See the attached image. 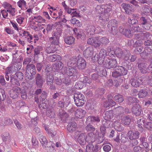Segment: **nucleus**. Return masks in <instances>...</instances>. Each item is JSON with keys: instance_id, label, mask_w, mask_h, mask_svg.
I'll return each mask as SVG.
<instances>
[{"instance_id": "nucleus-1", "label": "nucleus", "mask_w": 152, "mask_h": 152, "mask_svg": "<svg viewBox=\"0 0 152 152\" xmlns=\"http://www.w3.org/2000/svg\"><path fill=\"white\" fill-rule=\"evenodd\" d=\"M25 69L26 72L25 75L27 78L30 80L33 79L36 73V69L35 65L32 63L26 66Z\"/></svg>"}, {"instance_id": "nucleus-2", "label": "nucleus", "mask_w": 152, "mask_h": 152, "mask_svg": "<svg viewBox=\"0 0 152 152\" xmlns=\"http://www.w3.org/2000/svg\"><path fill=\"white\" fill-rule=\"evenodd\" d=\"M74 99L76 105L78 107L83 106L85 103L84 95L79 92L76 93L74 95Z\"/></svg>"}, {"instance_id": "nucleus-3", "label": "nucleus", "mask_w": 152, "mask_h": 152, "mask_svg": "<svg viewBox=\"0 0 152 152\" xmlns=\"http://www.w3.org/2000/svg\"><path fill=\"white\" fill-rule=\"evenodd\" d=\"M128 73L127 70L122 66H118L115 71L112 72V76L115 78L126 75Z\"/></svg>"}, {"instance_id": "nucleus-4", "label": "nucleus", "mask_w": 152, "mask_h": 152, "mask_svg": "<svg viewBox=\"0 0 152 152\" xmlns=\"http://www.w3.org/2000/svg\"><path fill=\"white\" fill-rule=\"evenodd\" d=\"M118 63L116 59L106 58L104 62V66L107 68L110 69L116 67Z\"/></svg>"}, {"instance_id": "nucleus-5", "label": "nucleus", "mask_w": 152, "mask_h": 152, "mask_svg": "<svg viewBox=\"0 0 152 152\" xmlns=\"http://www.w3.org/2000/svg\"><path fill=\"white\" fill-rule=\"evenodd\" d=\"M20 91V88L19 87H15L10 89L9 93L11 97L13 99H16L18 97Z\"/></svg>"}, {"instance_id": "nucleus-6", "label": "nucleus", "mask_w": 152, "mask_h": 152, "mask_svg": "<svg viewBox=\"0 0 152 152\" xmlns=\"http://www.w3.org/2000/svg\"><path fill=\"white\" fill-rule=\"evenodd\" d=\"M113 97L110 94L107 95V100L104 102L103 106L104 107L107 108L109 107H113L116 104L115 102L113 99Z\"/></svg>"}, {"instance_id": "nucleus-7", "label": "nucleus", "mask_w": 152, "mask_h": 152, "mask_svg": "<svg viewBox=\"0 0 152 152\" xmlns=\"http://www.w3.org/2000/svg\"><path fill=\"white\" fill-rule=\"evenodd\" d=\"M64 74L69 76H75L77 75V71L73 68H66L64 69L63 72Z\"/></svg>"}, {"instance_id": "nucleus-8", "label": "nucleus", "mask_w": 152, "mask_h": 152, "mask_svg": "<svg viewBox=\"0 0 152 152\" xmlns=\"http://www.w3.org/2000/svg\"><path fill=\"white\" fill-rule=\"evenodd\" d=\"M35 77L37 86L40 88H42L45 82L42 75L39 73H37Z\"/></svg>"}, {"instance_id": "nucleus-9", "label": "nucleus", "mask_w": 152, "mask_h": 152, "mask_svg": "<svg viewBox=\"0 0 152 152\" xmlns=\"http://www.w3.org/2000/svg\"><path fill=\"white\" fill-rule=\"evenodd\" d=\"M99 145H94L92 143H89L86 146L85 152H97L99 150Z\"/></svg>"}, {"instance_id": "nucleus-10", "label": "nucleus", "mask_w": 152, "mask_h": 152, "mask_svg": "<svg viewBox=\"0 0 152 152\" xmlns=\"http://www.w3.org/2000/svg\"><path fill=\"white\" fill-rule=\"evenodd\" d=\"M86 66V62L85 60L82 57H78L77 63V66L78 69L80 70L84 69Z\"/></svg>"}, {"instance_id": "nucleus-11", "label": "nucleus", "mask_w": 152, "mask_h": 152, "mask_svg": "<svg viewBox=\"0 0 152 152\" xmlns=\"http://www.w3.org/2000/svg\"><path fill=\"white\" fill-rule=\"evenodd\" d=\"M127 134L129 139L132 140L138 138L140 137V133L137 131L133 132V130H129Z\"/></svg>"}, {"instance_id": "nucleus-12", "label": "nucleus", "mask_w": 152, "mask_h": 152, "mask_svg": "<svg viewBox=\"0 0 152 152\" xmlns=\"http://www.w3.org/2000/svg\"><path fill=\"white\" fill-rule=\"evenodd\" d=\"M58 115L61 120L63 123H65L67 122L69 116L67 113L62 110H60L58 113Z\"/></svg>"}, {"instance_id": "nucleus-13", "label": "nucleus", "mask_w": 152, "mask_h": 152, "mask_svg": "<svg viewBox=\"0 0 152 152\" xmlns=\"http://www.w3.org/2000/svg\"><path fill=\"white\" fill-rule=\"evenodd\" d=\"M143 79L142 77H139L137 79H132L130 80V82L131 85L134 87L137 88L142 83Z\"/></svg>"}, {"instance_id": "nucleus-14", "label": "nucleus", "mask_w": 152, "mask_h": 152, "mask_svg": "<svg viewBox=\"0 0 152 152\" xmlns=\"http://www.w3.org/2000/svg\"><path fill=\"white\" fill-rule=\"evenodd\" d=\"M93 53V48L92 47H88L83 52V54L85 58H88L92 57Z\"/></svg>"}, {"instance_id": "nucleus-15", "label": "nucleus", "mask_w": 152, "mask_h": 152, "mask_svg": "<svg viewBox=\"0 0 152 152\" xmlns=\"http://www.w3.org/2000/svg\"><path fill=\"white\" fill-rule=\"evenodd\" d=\"M39 140L43 147L46 150H48L49 148H51V146L49 145V143L44 136L42 135L40 136Z\"/></svg>"}, {"instance_id": "nucleus-16", "label": "nucleus", "mask_w": 152, "mask_h": 152, "mask_svg": "<svg viewBox=\"0 0 152 152\" xmlns=\"http://www.w3.org/2000/svg\"><path fill=\"white\" fill-rule=\"evenodd\" d=\"M59 37L57 34V33L54 32L53 34V37L50 38V40L51 41V45L55 46L58 45L59 43Z\"/></svg>"}, {"instance_id": "nucleus-17", "label": "nucleus", "mask_w": 152, "mask_h": 152, "mask_svg": "<svg viewBox=\"0 0 152 152\" xmlns=\"http://www.w3.org/2000/svg\"><path fill=\"white\" fill-rule=\"evenodd\" d=\"M132 112L136 116L140 115L141 112V109L140 105L135 104L132 109Z\"/></svg>"}, {"instance_id": "nucleus-18", "label": "nucleus", "mask_w": 152, "mask_h": 152, "mask_svg": "<svg viewBox=\"0 0 152 152\" xmlns=\"http://www.w3.org/2000/svg\"><path fill=\"white\" fill-rule=\"evenodd\" d=\"M121 7L127 14H129L132 12L131 6L129 4L123 3L121 4Z\"/></svg>"}, {"instance_id": "nucleus-19", "label": "nucleus", "mask_w": 152, "mask_h": 152, "mask_svg": "<svg viewBox=\"0 0 152 152\" xmlns=\"http://www.w3.org/2000/svg\"><path fill=\"white\" fill-rule=\"evenodd\" d=\"M10 82L12 85L15 86V87H18L20 86V83L19 82V80L16 78L14 75H10Z\"/></svg>"}, {"instance_id": "nucleus-20", "label": "nucleus", "mask_w": 152, "mask_h": 152, "mask_svg": "<svg viewBox=\"0 0 152 152\" xmlns=\"http://www.w3.org/2000/svg\"><path fill=\"white\" fill-rule=\"evenodd\" d=\"M86 113V110L79 108L75 111V115L76 117L81 119L85 116Z\"/></svg>"}, {"instance_id": "nucleus-21", "label": "nucleus", "mask_w": 152, "mask_h": 152, "mask_svg": "<svg viewBox=\"0 0 152 152\" xmlns=\"http://www.w3.org/2000/svg\"><path fill=\"white\" fill-rule=\"evenodd\" d=\"M98 135V132H90L88 134V138L89 140L92 143L94 142L96 140V138Z\"/></svg>"}, {"instance_id": "nucleus-22", "label": "nucleus", "mask_w": 152, "mask_h": 152, "mask_svg": "<svg viewBox=\"0 0 152 152\" xmlns=\"http://www.w3.org/2000/svg\"><path fill=\"white\" fill-rule=\"evenodd\" d=\"M110 138H112L114 137H116L114 138V140L117 142H119L120 141L119 134L118 133L117 131L113 129L111 131L110 134L109 136Z\"/></svg>"}, {"instance_id": "nucleus-23", "label": "nucleus", "mask_w": 152, "mask_h": 152, "mask_svg": "<svg viewBox=\"0 0 152 152\" xmlns=\"http://www.w3.org/2000/svg\"><path fill=\"white\" fill-rule=\"evenodd\" d=\"M74 31L78 39H81L83 40H85L86 35L83 31L78 30L77 28H75Z\"/></svg>"}, {"instance_id": "nucleus-24", "label": "nucleus", "mask_w": 152, "mask_h": 152, "mask_svg": "<svg viewBox=\"0 0 152 152\" xmlns=\"http://www.w3.org/2000/svg\"><path fill=\"white\" fill-rule=\"evenodd\" d=\"M86 134L82 133L80 134L78 138V142L80 145H84L86 143Z\"/></svg>"}, {"instance_id": "nucleus-25", "label": "nucleus", "mask_w": 152, "mask_h": 152, "mask_svg": "<svg viewBox=\"0 0 152 152\" xmlns=\"http://www.w3.org/2000/svg\"><path fill=\"white\" fill-rule=\"evenodd\" d=\"M77 127V124L75 122L70 123L67 126V130L70 132H74Z\"/></svg>"}, {"instance_id": "nucleus-26", "label": "nucleus", "mask_w": 152, "mask_h": 152, "mask_svg": "<svg viewBox=\"0 0 152 152\" xmlns=\"http://www.w3.org/2000/svg\"><path fill=\"white\" fill-rule=\"evenodd\" d=\"M138 66L142 73L144 74L147 73V71H146V64L144 62L139 63Z\"/></svg>"}, {"instance_id": "nucleus-27", "label": "nucleus", "mask_w": 152, "mask_h": 152, "mask_svg": "<svg viewBox=\"0 0 152 152\" xmlns=\"http://www.w3.org/2000/svg\"><path fill=\"white\" fill-rule=\"evenodd\" d=\"M18 107L21 108V110H22L24 113L26 112L27 111L28 109V107L27 106H26V104L23 102L19 101L18 102Z\"/></svg>"}, {"instance_id": "nucleus-28", "label": "nucleus", "mask_w": 152, "mask_h": 152, "mask_svg": "<svg viewBox=\"0 0 152 152\" xmlns=\"http://www.w3.org/2000/svg\"><path fill=\"white\" fill-rule=\"evenodd\" d=\"M95 27L93 25L89 26L86 29V34L88 36L93 35L95 33Z\"/></svg>"}, {"instance_id": "nucleus-29", "label": "nucleus", "mask_w": 152, "mask_h": 152, "mask_svg": "<svg viewBox=\"0 0 152 152\" xmlns=\"http://www.w3.org/2000/svg\"><path fill=\"white\" fill-rule=\"evenodd\" d=\"M75 38L72 36H67L64 38V41L67 44L71 45L75 42Z\"/></svg>"}, {"instance_id": "nucleus-30", "label": "nucleus", "mask_w": 152, "mask_h": 152, "mask_svg": "<svg viewBox=\"0 0 152 152\" xmlns=\"http://www.w3.org/2000/svg\"><path fill=\"white\" fill-rule=\"evenodd\" d=\"M42 48L41 46H38L35 47L34 50V56L35 57H38L39 55H42Z\"/></svg>"}, {"instance_id": "nucleus-31", "label": "nucleus", "mask_w": 152, "mask_h": 152, "mask_svg": "<svg viewBox=\"0 0 152 152\" xmlns=\"http://www.w3.org/2000/svg\"><path fill=\"white\" fill-rule=\"evenodd\" d=\"M105 115L104 117V119L107 121H110L113 116V112L112 110L106 111Z\"/></svg>"}, {"instance_id": "nucleus-32", "label": "nucleus", "mask_w": 152, "mask_h": 152, "mask_svg": "<svg viewBox=\"0 0 152 152\" xmlns=\"http://www.w3.org/2000/svg\"><path fill=\"white\" fill-rule=\"evenodd\" d=\"M77 61L75 58H70L67 62V65L70 67H75L77 66Z\"/></svg>"}, {"instance_id": "nucleus-33", "label": "nucleus", "mask_w": 152, "mask_h": 152, "mask_svg": "<svg viewBox=\"0 0 152 152\" xmlns=\"http://www.w3.org/2000/svg\"><path fill=\"white\" fill-rule=\"evenodd\" d=\"M114 53L116 56L119 58H121L124 53V51L119 48H116L114 52Z\"/></svg>"}, {"instance_id": "nucleus-34", "label": "nucleus", "mask_w": 152, "mask_h": 152, "mask_svg": "<svg viewBox=\"0 0 152 152\" xmlns=\"http://www.w3.org/2000/svg\"><path fill=\"white\" fill-rule=\"evenodd\" d=\"M109 13H103L101 14L99 17V19L102 21L105 22L109 20Z\"/></svg>"}, {"instance_id": "nucleus-35", "label": "nucleus", "mask_w": 152, "mask_h": 152, "mask_svg": "<svg viewBox=\"0 0 152 152\" xmlns=\"http://www.w3.org/2000/svg\"><path fill=\"white\" fill-rule=\"evenodd\" d=\"M46 77V83L48 85H50L53 84L54 77L52 74H50L49 73L47 74Z\"/></svg>"}, {"instance_id": "nucleus-36", "label": "nucleus", "mask_w": 152, "mask_h": 152, "mask_svg": "<svg viewBox=\"0 0 152 152\" xmlns=\"http://www.w3.org/2000/svg\"><path fill=\"white\" fill-rule=\"evenodd\" d=\"M117 25L116 20L113 19L111 20L108 22L107 26L109 29H110V28L117 27Z\"/></svg>"}, {"instance_id": "nucleus-37", "label": "nucleus", "mask_w": 152, "mask_h": 152, "mask_svg": "<svg viewBox=\"0 0 152 152\" xmlns=\"http://www.w3.org/2000/svg\"><path fill=\"white\" fill-rule=\"evenodd\" d=\"M146 121L143 118H138L137 121L138 127L140 128H142L143 126L145 127V124Z\"/></svg>"}, {"instance_id": "nucleus-38", "label": "nucleus", "mask_w": 152, "mask_h": 152, "mask_svg": "<svg viewBox=\"0 0 152 152\" xmlns=\"http://www.w3.org/2000/svg\"><path fill=\"white\" fill-rule=\"evenodd\" d=\"M101 69L99 68H96V70L98 73V75L99 76L101 77H103L104 76H106L107 75V71L105 69Z\"/></svg>"}, {"instance_id": "nucleus-39", "label": "nucleus", "mask_w": 152, "mask_h": 152, "mask_svg": "<svg viewBox=\"0 0 152 152\" xmlns=\"http://www.w3.org/2000/svg\"><path fill=\"white\" fill-rule=\"evenodd\" d=\"M57 50V49L55 46L51 45L49 47L46 48V52L47 53L50 54L55 52Z\"/></svg>"}, {"instance_id": "nucleus-40", "label": "nucleus", "mask_w": 152, "mask_h": 152, "mask_svg": "<svg viewBox=\"0 0 152 152\" xmlns=\"http://www.w3.org/2000/svg\"><path fill=\"white\" fill-rule=\"evenodd\" d=\"M121 121L122 123L125 125H128L130 124L131 119L129 115L125 116L123 117Z\"/></svg>"}, {"instance_id": "nucleus-41", "label": "nucleus", "mask_w": 152, "mask_h": 152, "mask_svg": "<svg viewBox=\"0 0 152 152\" xmlns=\"http://www.w3.org/2000/svg\"><path fill=\"white\" fill-rule=\"evenodd\" d=\"M114 99L116 102L120 103L124 101L123 96L120 94L115 95Z\"/></svg>"}, {"instance_id": "nucleus-42", "label": "nucleus", "mask_w": 152, "mask_h": 152, "mask_svg": "<svg viewBox=\"0 0 152 152\" xmlns=\"http://www.w3.org/2000/svg\"><path fill=\"white\" fill-rule=\"evenodd\" d=\"M148 92L145 90L142 89L138 93V97L140 98H144L148 95Z\"/></svg>"}, {"instance_id": "nucleus-43", "label": "nucleus", "mask_w": 152, "mask_h": 152, "mask_svg": "<svg viewBox=\"0 0 152 152\" xmlns=\"http://www.w3.org/2000/svg\"><path fill=\"white\" fill-rule=\"evenodd\" d=\"M105 5L104 4L102 5H97L96 8V11L99 13H104V9H105Z\"/></svg>"}, {"instance_id": "nucleus-44", "label": "nucleus", "mask_w": 152, "mask_h": 152, "mask_svg": "<svg viewBox=\"0 0 152 152\" xmlns=\"http://www.w3.org/2000/svg\"><path fill=\"white\" fill-rule=\"evenodd\" d=\"M139 101L136 98L132 97H129L127 99V102L129 104L131 105L134 103H138Z\"/></svg>"}, {"instance_id": "nucleus-45", "label": "nucleus", "mask_w": 152, "mask_h": 152, "mask_svg": "<svg viewBox=\"0 0 152 152\" xmlns=\"http://www.w3.org/2000/svg\"><path fill=\"white\" fill-rule=\"evenodd\" d=\"M16 72V69L14 68V66L12 65L7 67L6 71L7 74H11V75H12V74Z\"/></svg>"}, {"instance_id": "nucleus-46", "label": "nucleus", "mask_w": 152, "mask_h": 152, "mask_svg": "<svg viewBox=\"0 0 152 152\" xmlns=\"http://www.w3.org/2000/svg\"><path fill=\"white\" fill-rule=\"evenodd\" d=\"M104 30V28L103 26H102V27L99 26H96L95 27V31L96 34H103L102 32Z\"/></svg>"}, {"instance_id": "nucleus-47", "label": "nucleus", "mask_w": 152, "mask_h": 152, "mask_svg": "<svg viewBox=\"0 0 152 152\" xmlns=\"http://www.w3.org/2000/svg\"><path fill=\"white\" fill-rule=\"evenodd\" d=\"M105 5V9L104 10V13H109L111 11L112 8V6L111 3L108 4H104Z\"/></svg>"}, {"instance_id": "nucleus-48", "label": "nucleus", "mask_w": 152, "mask_h": 152, "mask_svg": "<svg viewBox=\"0 0 152 152\" xmlns=\"http://www.w3.org/2000/svg\"><path fill=\"white\" fill-rule=\"evenodd\" d=\"M6 98V95L4 91L2 88H0V104L2 101H4Z\"/></svg>"}, {"instance_id": "nucleus-49", "label": "nucleus", "mask_w": 152, "mask_h": 152, "mask_svg": "<svg viewBox=\"0 0 152 152\" xmlns=\"http://www.w3.org/2000/svg\"><path fill=\"white\" fill-rule=\"evenodd\" d=\"M112 145L110 143L104 144L103 148L104 151L106 152H109L111 149Z\"/></svg>"}, {"instance_id": "nucleus-50", "label": "nucleus", "mask_w": 152, "mask_h": 152, "mask_svg": "<svg viewBox=\"0 0 152 152\" xmlns=\"http://www.w3.org/2000/svg\"><path fill=\"white\" fill-rule=\"evenodd\" d=\"M134 38L136 39L143 40L144 39V33L141 32L136 34L134 36Z\"/></svg>"}, {"instance_id": "nucleus-51", "label": "nucleus", "mask_w": 152, "mask_h": 152, "mask_svg": "<svg viewBox=\"0 0 152 152\" xmlns=\"http://www.w3.org/2000/svg\"><path fill=\"white\" fill-rule=\"evenodd\" d=\"M33 20H34L35 22L39 23L45 22V19H43L42 17L40 16H34Z\"/></svg>"}, {"instance_id": "nucleus-52", "label": "nucleus", "mask_w": 152, "mask_h": 152, "mask_svg": "<svg viewBox=\"0 0 152 152\" xmlns=\"http://www.w3.org/2000/svg\"><path fill=\"white\" fill-rule=\"evenodd\" d=\"M5 122L4 123H3V122H4V121L2 120L1 122V124L2 126H5L6 125H10L13 123L12 120L8 118H6L5 119Z\"/></svg>"}, {"instance_id": "nucleus-53", "label": "nucleus", "mask_w": 152, "mask_h": 152, "mask_svg": "<svg viewBox=\"0 0 152 152\" xmlns=\"http://www.w3.org/2000/svg\"><path fill=\"white\" fill-rule=\"evenodd\" d=\"M130 53L129 51L127 50L124 51V53L123 54L122 58L125 61H127L129 59Z\"/></svg>"}, {"instance_id": "nucleus-54", "label": "nucleus", "mask_w": 152, "mask_h": 152, "mask_svg": "<svg viewBox=\"0 0 152 152\" xmlns=\"http://www.w3.org/2000/svg\"><path fill=\"white\" fill-rule=\"evenodd\" d=\"M50 58L53 61H60L61 59V56L57 54H54L50 56Z\"/></svg>"}, {"instance_id": "nucleus-55", "label": "nucleus", "mask_w": 152, "mask_h": 152, "mask_svg": "<svg viewBox=\"0 0 152 152\" xmlns=\"http://www.w3.org/2000/svg\"><path fill=\"white\" fill-rule=\"evenodd\" d=\"M148 17L147 16H146L145 17L142 16L141 17L140 19V25L142 26L143 24L146 23L148 22Z\"/></svg>"}, {"instance_id": "nucleus-56", "label": "nucleus", "mask_w": 152, "mask_h": 152, "mask_svg": "<svg viewBox=\"0 0 152 152\" xmlns=\"http://www.w3.org/2000/svg\"><path fill=\"white\" fill-rule=\"evenodd\" d=\"M99 42L101 44L104 45H107L109 42V39L105 37L100 39Z\"/></svg>"}, {"instance_id": "nucleus-57", "label": "nucleus", "mask_w": 152, "mask_h": 152, "mask_svg": "<svg viewBox=\"0 0 152 152\" xmlns=\"http://www.w3.org/2000/svg\"><path fill=\"white\" fill-rule=\"evenodd\" d=\"M85 129L87 132H94L96 130L95 128L90 124H88L86 127Z\"/></svg>"}, {"instance_id": "nucleus-58", "label": "nucleus", "mask_w": 152, "mask_h": 152, "mask_svg": "<svg viewBox=\"0 0 152 152\" xmlns=\"http://www.w3.org/2000/svg\"><path fill=\"white\" fill-rule=\"evenodd\" d=\"M111 123L110 121H107L105 120H103L102 121V126L105 127V128H109L111 127Z\"/></svg>"}, {"instance_id": "nucleus-59", "label": "nucleus", "mask_w": 152, "mask_h": 152, "mask_svg": "<svg viewBox=\"0 0 152 152\" xmlns=\"http://www.w3.org/2000/svg\"><path fill=\"white\" fill-rule=\"evenodd\" d=\"M144 148H142L139 145L135 146L133 148L134 152H143L144 151Z\"/></svg>"}, {"instance_id": "nucleus-60", "label": "nucleus", "mask_w": 152, "mask_h": 152, "mask_svg": "<svg viewBox=\"0 0 152 152\" xmlns=\"http://www.w3.org/2000/svg\"><path fill=\"white\" fill-rule=\"evenodd\" d=\"M15 77L17 79L20 80L23 79V74L21 72H16L15 75H14Z\"/></svg>"}, {"instance_id": "nucleus-61", "label": "nucleus", "mask_w": 152, "mask_h": 152, "mask_svg": "<svg viewBox=\"0 0 152 152\" xmlns=\"http://www.w3.org/2000/svg\"><path fill=\"white\" fill-rule=\"evenodd\" d=\"M116 110L117 113L119 115L124 114V108L122 107H119L116 108Z\"/></svg>"}, {"instance_id": "nucleus-62", "label": "nucleus", "mask_w": 152, "mask_h": 152, "mask_svg": "<svg viewBox=\"0 0 152 152\" xmlns=\"http://www.w3.org/2000/svg\"><path fill=\"white\" fill-rule=\"evenodd\" d=\"M141 26L145 30H151L152 31V30H151V27H152V26L151 23L147 22Z\"/></svg>"}, {"instance_id": "nucleus-63", "label": "nucleus", "mask_w": 152, "mask_h": 152, "mask_svg": "<svg viewBox=\"0 0 152 152\" xmlns=\"http://www.w3.org/2000/svg\"><path fill=\"white\" fill-rule=\"evenodd\" d=\"M20 93L21 94V97L23 99H26L27 98V92L24 88L23 89H21Z\"/></svg>"}, {"instance_id": "nucleus-64", "label": "nucleus", "mask_w": 152, "mask_h": 152, "mask_svg": "<svg viewBox=\"0 0 152 152\" xmlns=\"http://www.w3.org/2000/svg\"><path fill=\"white\" fill-rule=\"evenodd\" d=\"M122 34L129 38L132 35L131 31L129 29H125L124 32H123Z\"/></svg>"}]
</instances>
